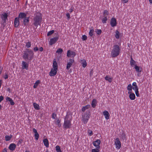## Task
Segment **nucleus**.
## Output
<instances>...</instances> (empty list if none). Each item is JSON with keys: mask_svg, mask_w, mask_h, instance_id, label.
<instances>
[{"mask_svg": "<svg viewBox=\"0 0 152 152\" xmlns=\"http://www.w3.org/2000/svg\"><path fill=\"white\" fill-rule=\"evenodd\" d=\"M134 68L136 70V71L138 73L137 75L139 76L140 73L142 71V68H141L140 69V67L137 66V65H135Z\"/></svg>", "mask_w": 152, "mask_h": 152, "instance_id": "412c9836", "label": "nucleus"}, {"mask_svg": "<svg viewBox=\"0 0 152 152\" xmlns=\"http://www.w3.org/2000/svg\"><path fill=\"white\" fill-rule=\"evenodd\" d=\"M16 148V145L13 143L10 144L8 147L9 149L12 151L15 150Z\"/></svg>", "mask_w": 152, "mask_h": 152, "instance_id": "dca6fc26", "label": "nucleus"}, {"mask_svg": "<svg viewBox=\"0 0 152 152\" xmlns=\"http://www.w3.org/2000/svg\"><path fill=\"white\" fill-rule=\"evenodd\" d=\"M101 143V141L100 140L97 139L96 141L93 142V145L96 147L100 146L99 145Z\"/></svg>", "mask_w": 152, "mask_h": 152, "instance_id": "aec40b11", "label": "nucleus"}, {"mask_svg": "<svg viewBox=\"0 0 152 152\" xmlns=\"http://www.w3.org/2000/svg\"><path fill=\"white\" fill-rule=\"evenodd\" d=\"M103 115L104 116L106 120H108L110 118V114L107 110H104L103 112Z\"/></svg>", "mask_w": 152, "mask_h": 152, "instance_id": "6ab92c4d", "label": "nucleus"}, {"mask_svg": "<svg viewBox=\"0 0 152 152\" xmlns=\"http://www.w3.org/2000/svg\"><path fill=\"white\" fill-rule=\"evenodd\" d=\"M100 146L96 147L95 149H93L92 150L91 152H99V149Z\"/></svg>", "mask_w": 152, "mask_h": 152, "instance_id": "c9c22d12", "label": "nucleus"}, {"mask_svg": "<svg viewBox=\"0 0 152 152\" xmlns=\"http://www.w3.org/2000/svg\"><path fill=\"white\" fill-rule=\"evenodd\" d=\"M33 132L34 133V136L35 140H37L39 138V135L37 132V129L35 128H33Z\"/></svg>", "mask_w": 152, "mask_h": 152, "instance_id": "4468645a", "label": "nucleus"}, {"mask_svg": "<svg viewBox=\"0 0 152 152\" xmlns=\"http://www.w3.org/2000/svg\"><path fill=\"white\" fill-rule=\"evenodd\" d=\"M97 103V102L96 99H93L91 104L92 107L93 108H94L96 105Z\"/></svg>", "mask_w": 152, "mask_h": 152, "instance_id": "cd10ccee", "label": "nucleus"}, {"mask_svg": "<svg viewBox=\"0 0 152 152\" xmlns=\"http://www.w3.org/2000/svg\"><path fill=\"white\" fill-rule=\"evenodd\" d=\"M31 45V42H28L26 43V46L27 48H29L30 47Z\"/></svg>", "mask_w": 152, "mask_h": 152, "instance_id": "a18cd8bd", "label": "nucleus"}, {"mask_svg": "<svg viewBox=\"0 0 152 152\" xmlns=\"http://www.w3.org/2000/svg\"><path fill=\"white\" fill-rule=\"evenodd\" d=\"M25 152H31L28 150H26L25 151Z\"/></svg>", "mask_w": 152, "mask_h": 152, "instance_id": "774afa93", "label": "nucleus"}, {"mask_svg": "<svg viewBox=\"0 0 152 152\" xmlns=\"http://www.w3.org/2000/svg\"><path fill=\"white\" fill-rule=\"evenodd\" d=\"M72 119L69 117L67 114L66 115L64 118V121L63 125V128L65 129H70L72 126L71 121Z\"/></svg>", "mask_w": 152, "mask_h": 152, "instance_id": "7ed1b4c3", "label": "nucleus"}, {"mask_svg": "<svg viewBox=\"0 0 152 152\" xmlns=\"http://www.w3.org/2000/svg\"><path fill=\"white\" fill-rule=\"evenodd\" d=\"M10 103V104L11 105H13L15 104V102H13L12 99L10 101H9Z\"/></svg>", "mask_w": 152, "mask_h": 152, "instance_id": "864d4df0", "label": "nucleus"}, {"mask_svg": "<svg viewBox=\"0 0 152 152\" xmlns=\"http://www.w3.org/2000/svg\"><path fill=\"white\" fill-rule=\"evenodd\" d=\"M43 142L44 145L46 147L48 148L49 147V142L47 138L44 139L43 140Z\"/></svg>", "mask_w": 152, "mask_h": 152, "instance_id": "a878e982", "label": "nucleus"}, {"mask_svg": "<svg viewBox=\"0 0 152 152\" xmlns=\"http://www.w3.org/2000/svg\"><path fill=\"white\" fill-rule=\"evenodd\" d=\"M56 116L57 115L56 114H55L54 113H52V118L53 119H55Z\"/></svg>", "mask_w": 152, "mask_h": 152, "instance_id": "49530a36", "label": "nucleus"}, {"mask_svg": "<svg viewBox=\"0 0 152 152\" xmlns=\"http://www.w3.org/2000/svg\"><path fill=\"white\" fill-rule=\"evenodd\" d=\"M135 92L136 96L137 97H139V96L140 95L139 93L138 90L135 91Z\"/></svg>", "mask_w": 152, "mask_h": 152, "instance_id": "8fccbe9b", "label": "nucleus"}, {"mask_svg": "<svg viewBox=\"0 0 152 152\" xmlns=\"http://www.w3.org/2000/svg\"><path fill=\"white\" fill-rule=\"evenodd\" d=\"M4 98V97L2 96L1 95L0 96V103L3 100Z\"/></svg>", "mask_w": 152, "mask_h": 152, "instance_id": "6e6d98bb", "label": "nucleus"}, {"mask_svg": "<svg viewBox=\"0 0 152 152\" xmlns=\"http://www.w3.org/2000/svg\"><path fill=\"white\" fill-rule=\"evenodd\" d=\"M42 20V14L40 12H38L37 14L35 15L33 18V25L36 27H37L38 26L40 25L41 22Z\"/></svg>", "mask_w": 152, "mask_h": 152, "instance_id": "f257e3e1", "label": "nucleus"}, {"mask_svg": "<svg viewBox=\"0 0 152 152\" xmlns=\"http://www.w3.org/2000/svg\"><path fill=\"white\" fill-rule=\"evenodd\" d=\"M123 34H121L118 30H116L115 31V37L116 39H118L121 37Z\"/></svg>", "mask_w": 152, "mask_h": 152, "instance_id": "f8f14e48", "label": "nucleus"}, {"mask_svg": "<svg viewBox=\"0 0 152 152\" xmlns=\"http://www.w3.org/2000/svg\"><path fill=\"white\" fill-rule=\"evenodd\" d=\"M90 105L88 104L86 105L85 106H84L83 107L82 109V111L83 112H84L86 110L88 109L90 107Z\"/></svg>", "mask_w": 152, "mask_h": 152, "instance_id": "473e14b6", "label": "nucleus"}, {"mask_svg": "<svg viewBox=\"0 0 152 152\" xmlns=\"http://www.w3.org/2000/svg\"><path fill=\"white\" fill-rule=\"evenodd\" d=\"M27 51H24V54L23 56V58L25 60H32L34 57V53L31 50L27 49Z\"/></svg>", "mask_w": 152, "mask_h": 152, "instance_id": "20e7f679", "label": "nucleus"}, {"mask_svg": "<svg viewBox=\"0 0 152 152\" xmlns=\"http://www.w3.org/2000/svg\"><path fill=\"white\" fill-rule=\"evenodd\" d=\"M76 55V53L73 51L68 50L67 51V56L68 57H72L74 59V58Z\"/></svg>", "mask_w": 152, "mask_h": 152, "instance_id": "0eeeda50", "label": "nucleus"}, {"mask_svg": "<svg viewBox=\"0 0 152 152\" xmlns=\"http://www.w3.org/2000/svg\"><path fill=\"white\" fill-rule=\"evenodd\" d=\"M54 32V31L53 30H52L47 33V35L48 36H49L50 35H52L53 34Z\"/></svg>", "mask_w": 152, "mask_h": 152, "instance_id": "37998d69", "label": "nucleus"}, {"mask_svg": "<svg viewBox=\"0 0 152 152\" xmlns=\"http://www.w3.org/2000/svg\"><path fill=\"white\" fill-rule=\"evenodd\" d=\"M20 23V19L18 17L15 18L14 22V26L15 27H18Z\"/></svg>", "mask_w": 152, "mask_h": 152, "instance_id": "9d476101", "label": "nucleus"}, {"mask_svg": "<svg viewBox=\"0 0 152 152\" xmlns=\"http://www.w3.org/2000/svg\"><path fill=\"white\" fill-rule=\"evenodd\" d=\"M121 48L118 45H115L113 47L111 53V56L113 58H115L119 55L120 53Z\"/></svg>", "mask_w": 152, "mask_h": 152, "instance_id": "f03ea898", "label": "nucleus"}, {"mask_svg": "<svg viewBox=\"0 0 152 152\" xmlns=\"http://www.w3.org/2000/svg\"><path fill=\"white\" fill-rule=\"evenodd\" d=\"M63 52V50L61 48H59L56 51V53L58 54H61Z\"/></svg>", "mask_w": 152, "mask_h": 152, "instance_id": "58836bf2", "label": "nucleus"}, {"mask_svg": "<svg viewBox=\"0 0 152 152\" xmlns=\"http://www.w3.org/2000/svg\"><path fill=\"white\" fill-rule=\"evenodd\" d=\"M132 85L133 86L132 87V89L134 91H135L138 90V88L136 82H133L132 83Z\"/></svg>", "mask_w": 152, "mask_h": 152, "instance_id": "5701e85b", "label": "nucleus"}, {"mask_svg": "<svg viewBox=\"0 0 152 152\" xmlns=\"http://www.w3.org/2000/svg\"><path fill=\"white\" fill-rule=\"evenodd\" d=\"M57 70L52 68L49 73V75L51 76H54L56 75Z\"/></svg>", "mask_w": 152, "mask_h": 152, "instance_id": "ddd939ff", "label": "nucleus"}, {"mask_svg": "<svg viewBox=\"0 0 152 152\" xmlns=\"http://www.w3.org/2000/svg\"><path fill=\"white\" fill-rule=\"evenodd\" d=\"M74 62L73 58H69L67 61L66 64V69L69 70L72 66V64Z\"/></svg>", "mask_w": 152, "mask_h": 152, "instance_id": "423d86ee", "label": "nucleus"}, {"mask_svg": "<svg viewBox=\"0 0 152 152\" xmlns=\"http://www.w3.org/2000/svg\"><path fill=\"white\" fill-rule=\"evenodd\" d=\"M73 9H74V8L73 7H71L69 9V12H70V13L72 12L73 11Z\"/></svg>", "mask_w": 152, "mask_h": 152, "instance_id": "4d7b16f0", "label": "nucleus"}, {"mask_svg": "<svg viewBox=\"0 0 152 152\" xmlns=\"http://www.w3.org/2000/svg\"><path fill=\"white\" fill-rule=\"evenodd\" d=\"M82 39L84 41L86 40L87 39V37L85 35H83L82 37Z\"/></svg>", "mask_w": 152, "mask_h": 152, "instance_id": "de8ad7c7", "label": "nucleus"}, {"mask_svg": "<svg viewBox=\"0 0 152 152\" xmlns=\"http://www.w3.org/2000/svg\"><path fill=\"white\" fill-rule=\"evenodd\" d=\"M58 36H56L53 38L50 39L49 42V45H51L55 44L58 40Z\"/></svg>", "mask_w": 152, "mask_h": 152, "instance_id": "6e6552de", "label": "nucleus"}, {"mask_svg": "<svg viewBox=\"0 0 152 152\" xmlns=\"http://www.w3.org/2000/svg\"><path fill=\"white\" fill-rule=\"evenodd\" d=\"M8 17V15L6 13H4V14L2 15V16L1 17V19L2 20H3L4 22H6V20L7 19V18Z\"/></svg>", "mask_w": 152, "mask_h": 152, "instance_id": "bb28decb", "label": "nucleus"}, {"mask_svg": "<svg viewBox=\"0 0 152 152\" xmlns=\"http://www.w3.org/2000/svg\"><path fill=\"white\" fill-rule=\"evenodd\" d=\"M22 65L23 69H26L27 70L28 69V63L24 61H23L22 62Z\"/></svg>", "mask_w": 152, "mask_h": 152, "instance_id": "f3484780", "label": "nucleus"}, {"mask_svg": "<svg viewBox=\"0 0 152 152\" xmlns=\"http://www.w3.org/2000/svg\"><path fill=\"white\" fill-rule=\"evenodd\" d=\"M39 50L40 51L42 52L43 50V48L42 47H41L39 48Z\"/></svg>", "mask_w": 152, "mask_h": 152, "instance_id": "052dcab7", "label": "nucleus"}, {"mask_svg": "<svg viewBox=\"0 0 152 152\" xmlns=\"http://www.w3.org/2000/svg\"><path fill=\"white\" fill-rule=\"evenodd\" d=\"M80 62L82 65L83 67L85 68L86 66L87 63L86 60L85 59L80 60Z\"/></svg>", "mask_w": 152, "mask_h": 152, "instance_id": "4be33fe9", "label": "nucleus"}, {"mask_svg": "<svg viewBox=\"0 0 152 152\" xmlns=\"http://www.w3.org/2000/svg\"><path fill=\"white\" fill-rule=\"evenodd\" d=\"M129 0H122L121 1L123 3H127Z\"/></svg>", "mask_w": 152, "mask_h": 152, "instance_id": "bf43d9fd", "label": "nucleus"}, {"mask_svg": "<svg viewBox=\"0 0 152 152\" xmlns=\"http://www.w3.org/2000/svg\"><path fill=\"white\" fill-rule=\"evenodd\" d=\"M88 133L89 136H91L93 134V131L91 130H89Z\"/></svg>", "mask_w": 152, "mask_h": 152, "instance_id": "09e8293b", "label": "nucleus"}, {"mask_svg": "<svg viewBox=\"0 0 152 152\" xmlns=\"http://www.w3.org/2000/svg\"><path fill=\"white\" fill-rule=\"evenodd\" d=\"M2 80H0V88H1V84L2 83Z\"/></svg>", "mask_w": 152, "mask_h": 152, "instance_id": "e2e57ef3", "label": "nucleus"}, {"mask_svg": "<svg viewBox=\"0 0 152 152\" xmlns=\"http://www.w3.org/2000/svg\"><path fill=\"white\" fill-rule=\"evenodd\" d=\"M107 19V17L106 16L104 17V18L102 20V22L103 23H106Z\"/></svg>", "mask_w": 152, "mask_h": 152, "instance_id": "ea45409f", "label": "nucleus"}, {"mask_svg": "<svg viewBox=\"0 0 152 152\" xmlns=\"http://www.w3.org/2000/svg\"><path fill=\"white\" fill-rule=\"evenodd\" d=\"M96 34L98 35H100L101 34L102 32V31L101 29H96Z\"/></svg>", "mask_w": 152, "mask_h": 152, "instance_id": "c03bdc74", "label": "nucleus"}, {"mask_svg": "<svg viewBox=\"0 0 152 152\" xmlns=\"http://www.w3.org/2000/svg\"><path fill=\"white\" fill-rule=\"evenodd\" d=\"M52 66L53 69L58 70V64L56 62V59H54L53 60Z\"/></svg>", "mask_w": 152, "mask_h": 152, "instance_id": "a211bd4d", "label": "nucleus"}, {"mask_svg": "<svg viewBox=\"0 0 152 152\" xmlns=\"http://www.w3.org/2000/svg\"><path fill=\"white\" fill-rule=\"evenodd\" d=\"M22 142V140H20L18 142V143H21Z\"/></svg>", "mask_w": 152, "mask_h": 152, "instance_id": "69168bd1", "label": "nucleus"}, {"mask_svg": "<svg viewBox=\"0 0 152 152\" xmlns=\"http://www.w3.org/2000/svg\"><path fill=\"white\" fill-rule=\"evenodd\" d=\"M2 152H7V148H4Z\"/></svg>", "mask_w": 152, "mask_h": 152, "instance_id": "680f3d73", "label": "nucleus"}, {"mask_svg": "<svg viewBox=\"0 0 152 152\" xmlns=\"http://www.w3.org/2000/svg\"><path fill=\"white\" fill-rule=\"evenodd\" d=\"M115 144V145L116 148L117 149H118L121 148V143L118 138L117 137L116 138Z\"/></svg>", "mask_w": 152, "mask_h": 152, "instance_id": "1a4fd4ad", "label": "nucleus"}, {"mask_svg": "<svg viewBox=\"0 0 152 152\" xmlns=\"http://www.w3.org/2000/svg\"><path fill=\"white\" fill-rule=\"evenodd\" d=\"M110 24L112 27H113L117 25V20L115 18H112L110 20Z\"/></svg>", "mask_w": 152, "mask_h": 152, "instance_id": "9b49d317", "label": "nucleus"}, {"mask_svg": "<svg viewBox=\"0 0 152 152\" xmlns=\"http://www.w3.org/2000/svg\"><path fill=\"white\" fill-rule=\"evenodd\" d=\"M127 89L129 91L128 93H130V92H132V88L131 84H130L128 85Z\"/></svg>", "mask_w": 152, "mask_h": 152, "instance_id": "c756f323", "label": "nucleus"}, {"mask_svg": "<svg viewBox=\"0 0 152 152\" xmlns=\"http://www.w3.org/2000/svg\"><path fill=\"white\" fill-rule=\"evenodd\" d=\"M33 50L35 52H36L38 50V48L37 47H35L34 48Z\"/></svg>", "mask_w": 152, "mask_h": 152, "instance_id": "5fc2aeb1", "label": "nucleus"}, {"mask_svg": "<svg viewBox=\"0 0 152 152\" xmlns=\"http://www.w3.org/2000/svg\"><path fill=\"white\" fill-rule=\"evenodd\" d=\"M12 136L11 135L10 136L8 135H6L5 136V140L6 141H8L10 140L12 138Z\"/></svg>", "mask_w": 152, "mask_h": 152, "instance_id": "4c0bfd02", "label": "nucleus"}, {"mask_svg": "<svg viewBox=\"0 0 152 152\" xmlns=\"http://www.w3.org/2000/svg\"><path fill=\"white\" fill-rule=\"evenodd\" d=\"M61 120H59V118H58L56 120V121H55V124L58 125L59 127H60L61 126V125L60 124Z\"/></svg>", "mask_w": 152, "mask_h": 152, "instance_id": "2f4dec72", "label": "nucleus"}, {"mask_svg": "<svg viewBox=\"0 0 152 152\" xmlns=\"http://www.w3.org/2000/svg\"><path fill=\"white\" fill-rule=\"evenodd\" d=\"M94 30L93 29H90L89 32V35L91 37H92L94 35Z\"/></svg>", "mask_w": 152, "mask_h": 152, "instance_id": "e433bc0d", "label": "nucleus"}, {"mask_svg": "<svg viewBox=\"0 0 152 152\" xmlns=\"http://www.w3.org/2000/svg\"><path fill=\"white\" fill-rule=\"evenodd\" d=\"M2 68H1V67H0V75L2 72Z\"/></svg>", "mask_w": 152, "mask_h": 152, "instance_id": "0e129e2a", "label": "nucleus"}, {"mask_svg": "<svg viewBox=\"0 0 152 152\" xmlns=\"http://www.w3.org/2000/svg\"><path fill=\"white\" fill-rule=\"evenodd\" d=\"M135 61H134L132 56L130 58V64L132 66H133L135 64Z\"/></svg>", "mask_w": 152, "mask_h": 152, "instance_id": "f704fd0d", "label": "nucleus"}, {"mask_svg": "<svg viewBox=\"0 0 152 152\" xmlns=\"http://www.w3.org/2000/svg\"><path fill=\"white\" fill-rule=\"evenodd\" d=\"M29 21V17H26L24 18L23 20V24L25 26L27 25V24Z\"/></svg>", "mask_w": 152, "mask_h": 152, "instance_id": "393cba45", "label": "nucleus"}, {"mask_svg": "<svg viewBox=\"0 0 152 152\" xmlns=\"http://www.w3.org/2000/svg\"><path fill=\"white\" fill-rule=\"evenodd\" d=\"M40 81L39 80H37L34 83L33 87L34 88H36L38 86V85L40 83Z\"/></svg>", "mask_w": 152, "mask_h": 152, "instance_id": "72a5a7b5", "label": "nucleus"}, {"mask_svg": "<svg viewBox=\"0 0 152 152\" xmlns=\"http://www.w3.org/2000/svg\"><path fill=\"white\" fill-rule=\"evenodd\" d=\"M11 98H10V97L7 96L6 98V101H10L12 99Z\"/></svg>", "mask_w": 152, "mask_h": 152, "instance_id": "3c124183", "label": "nucleus"}, {"mask_svg": "<svg viewBox=\"0 0 152 152\" xmlns=\"http://www.w3.org/2000/svg\"><path fill=\"white\" fill-rule=\"evenodd\" d=\"M105 79L108 81L109 82L111 83L112 81V78L110 77L109 76H107L104 77Z\"/></svg>", "mask_w": 152, "mask_h": 152, "instance_id": "7c9ffc66", "label": "nucleus"}, {"mask_svg": "<svg viewBox=\"0 0 152 152\" xmlns=\"http://www.w3.org/2000/svg\"><path fill=\"white\" fill-rule=\"evenodd\" d=\"M149 1L150 3L152 4V0H149Z\"/></svg>", "mask_w": 152, "mask_h": 152, "instance_id": "338daca9", "label": "nucleus"}, {"mask_svg": "<svg viewBox=\"0 0 152 152\" xmlns=\"http://www.w3.org/2000/svg\"><path fill=\"white\" fill-rule=\"evenodd\" d=\"M27 14L24 12H20L18 16V17H17L19 19H24L26 18Z\"/></svg>", "mask_w": 152, "mask_h": 152, "instance_id": "2eb2a0df", "label": "nucleus"}, {"mask_svg": "<svg viewBox=\"0 0 152 152\" xmlns=\"http://www.w3.org/2000/svg\"><path fill=\"white\" fill-rule=\"evenodd\" d=\"M66 16L67 17L68 19H70V15L69 13H67L66 15Z\"/></svg>", "mask_w": 152, "mask_h": 152, "instance_id": "13d9d810", "label": "nucleus"}, {"mask_svg": "<svg viewBox=\"0 0 152 152\" xmlns=\"http://www.w3.org/2000/svg\"><path fill=\"white\" fill-rule=\"evenodd\" d=\"M90 115V111L86 112L82 115V121L84 124H86L88 121Z\"/></svg>", "mask_w": 152, "mask_h": 152, "instance_id": "39448f33", "label": "nucleus"}, {"mask_svg": "<svg viewBox=\"0 0 152 152\" xmlns=\"http://www.w3.org/2000/svg\"><path fill=\"white\" fill-rule=\"evenodd\" d=\"M109 14V13L108 11L107 10H105L104 11V12L103 13V15H104V17H107L108 15Z\"/></svg>", "mask_w": 152, "mask_h": 152, "instance_id": "79ce46f5", "label": "nucleus"}, {"mask_svg": "<svg viewBox=\"0 0 152 152\" xmlns=\"http://www.w3.org/2000/svg\"><path fill=\"white\" fill-rule=\"evenodd\" d=\"M4 78L5 79H7L8 78V75L7 73H5Z\"/></svg>", "mask_w": 152, "mask_h": 152, "instance_id": "603ef678", "label": "nucleus"}, {"mask_svg": "<svg viewBox=\"0 0 152 152\" xmlns=\"http://www.w3.org/2000/svg\"><path fill=\"white\" fill-rule=\"evenodd\" d=\"M128 94H129V98L131 100H134L135 99V96L134 93H132V92H130V93Z\"/></svg>", "mask_w": 152, "mask_h": 152, "instance_id": "b1692460", "label": "nucleus"}, {"mask_svg": "<svg viewBox=\"0 0 152 152\" xmlns=\"http://www.w3.org/2000/svg\"><path fill=\"white\" fill-rule=\"evenodd\" d=\"M56 150L57 152H62L61 150L60 147L58 145H57L56 147Z\"/></svg>", "mask_w": 152, "mask_h": 152, "instance_id": "a19ab883", "label": "nucleus"}, {"mask_svg": "<svg viewBox=\"0 0 152 152\" xmlns=\"http://www.w3.org/2000/svg\"><path fill=\"white\" fill-rule=\"evenodd\" d=\"M33 105L34 108L37 110H39L40 109L39 105L36 103H34L33 104Z\"/></svg>", "mask_w": 152, "mask_h": 152, "instance_id": "c85d7f7f", "label": "nucleus"}]
</instances>
